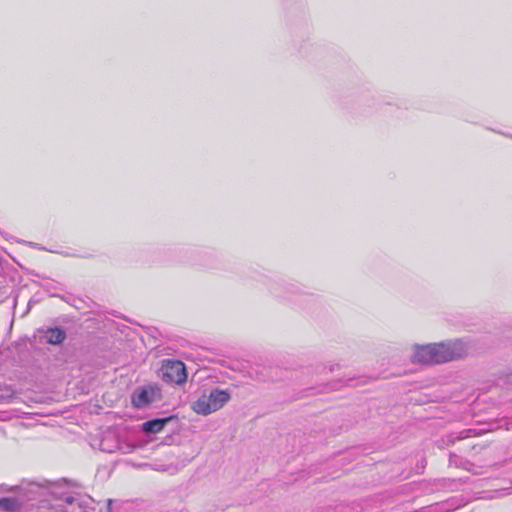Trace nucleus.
<instances>
[{"mask_svg": "<svg viewBox=\"0 0 512 512\" xmlns=\"http://www.w3.org/2000/svg\"><path fill=\"white\" fill-rule=\"evenodd\" d=\"M470 342L461 339L413 346L411 361L418 364H442L470 355Z\"/></svg>", "mask_w": 512, "mask_h": 512, "instance_id": "nucleus-1", "label": "nucleus"}, {"mask_svg": "<svg viewBox=\"0 0 512 512\" xmlns=\"http://www.w3.org/2000/svg\"><path fill=\"white\" fill-rule=\"evenodd\" d=\"M230 399L231 393L228 390L205 389L191 407L195 413L206 416L220 410Z\"/></svg>", "mask_w": 512, "mask_h": 512, "instance_id": "nucleus-2", "label": "nucleus"}, {"mask_svg": "<svg viewBox=\"0 0 512 512\" xmlns=\"http://www.w3.org/2000/svg\"><path fill=\"white\" fill-rule=\"evenodd\" d=\"M160 374L162 380L169 384L182 385L187 380L185 364L179 360H164L160 368Z\"/></svg>", "mask_w": 512, "mask_h": 512, "instance_id": "nucleus-3", "label": "nucleus"}, {"mask_svg": "<svg viewBox=\"0 0 512 512\" xmlns=\"http://www.w3.org/2000/svg\"><path fill=\"white\" fill-rule=\"evenodd\" d=\"M155 393L153 388L138 389L132 395V404L136 408H143L154 401Z\"/></svg>", "mask_w": 512, "mask_h": 512, "instance_id": "nucleus-4", "label": "nucleus"}, {"mask_svg": "<svg viewBox=\"0 0 512 512\" xmlns=\"http://www.w3.org/2000/svg\"><path fill=\"white\" fill-rule=\"evenodd\" d=\"M171 419H172L171 417H167V418L153 419V420L144 422L142 425V430L148 434L149 433H152V434L159 433L160 431L163 430L165 425L169 421H171Z\"/></svg>", "mask_w": 512, "mask_h": 512, "instance_id": "nucleus-5", "label": "nucleus"}, {"mask_svg": "<svg viewBox=\"0 0 512 512\" xmlns=\"http://www.w3.org/2000/svg\"><path fill=\"white\" fill-rule=\"evenodd\" d=\"M65 332L60 328H51L45 332L44 338L50 344L57 345L65 339Z\"/></svg>", "mask_w": 512, "mask_h": 512, "instance_id": "nucleus-6", "label": "nucleus"}, {"mask_svg": "<svg viewBox=\"0 0 512 512\" xmlns=\"http://www.w3.org/2000/svg\"><path fill=\"white\" fill-rule=\"evenodd\" d=\"M17 507V501L12 498H1L0 508L5 511H13Z\"/></svg>", "mask_w": 512, "mask_h": 512, "instance_id": "nucleus-7", "label": "nucleus"}, {"mask_svg": "<svg viewBox=\"0 0 512 512\" xmlns=\"http://www.w3.org/2000/svg\"><path fill=\"white\" fill-rule=\"evenodd\" d=\"M481 434V431L477 429H465L459 433V435L456 437L457 440H462L469 437H475Z\"/></svg>", "mask_w": 512, "mask_h": 512, "instance_id": "nucleus-8", "label": "nucleus"}, {"mask_svg": "<svg viewBox=\"0 0 512 512\" xmlns=\"http://www.w3.org/2000/svg\"><path fill=\"white\" fill-rule=\"evenodd\" d=\"M65 501L69 504H71L74 501V498L72 496H66Z\"/></svg>", "mask_w": 512, "mask_h": 512, "instance_id": "nucleus-9", "label": "nucleus"}, {"mask_svg": "<svg viewBox=\"0 0 512 512\" xmlns=\"http://www.w3.org/2000/svg\"><path fill=\"white\" fill-rule=\"evenodd\" d=\"M134 448H135V446H131L128 452L133 451V450H134Z\"/></svg>", "mask_w": 512, "mask_h": 512, "instance_id": "nucleus-10", "label": "nucleus"}, {"mask_svg": "<svg viewBox=\"0 0 512 512\" xmlns=\"http://www.w3.org/2000/svg\"><path fill=\"white\" fill-rule=\"evenodd\" d=\"M13 393L7 395L8 398L12 397Z\"/></svg>", "mask_w": 512, "mask_h": 512, "instance_id": "nucleus-11", "label": "nucleus"}]
</instances>
